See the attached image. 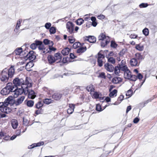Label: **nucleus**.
Returning a JSON list of instances; mask_svg holds the SVG:
<instances>
[{"label":"nucleus","mask_w":157,"mask_h":157,"mask_svg":"<svg viewBox=\"0 0 157 157\" xmlns=\"http://www.w3.org/2000/svg\"><path fill=\"white\" fill-rule=\"evenodd\" d=\"M14 85L16 88L18 86L21 85L26 86L27 87H31L32 86V81L29 77H26L25 81L23 80V79H19L18 78H16L13 80Z\"/></svg>","instance_id":"nucleus-1"},{"label":"nucleus","mask_w":157,"mask_h":157,"mask_svg":"<svg viewBox=\"0 0 157 157\" xmlns=\"http://www.w3.org/2000/svg\"><path fill=\"white\" fill-rule=\"evenodd\" d=\"M15 87L12 83H8L5 87L1 90V93L2 95H7L15 90L14 89L16 88Z\"/></svg>","instance_id":"nucleus-2"},{"label":"nucleus","mask_w":157,"mask_h":157,"mask_svg":"<svg viewBox=\"0 0 157 157\" xmlns=\"http://www.w3.org/2000/svg\"><path fill=\"white\" fill-rule=\"evenodd\" d=\"M14 102V100L12 96H9L5 99L4 102H0V110L1 111L6 106L9 105H12Z\"/></svg>","instance_id":"nucleus-3"},{"label":"nucleus","mask_w":157,"mask_h":157,"mask_svg":"<svg viewBox=\"0 0 157 157\" xmlns=\"http://www.w3.org/2000/svg\"><path fill=\"white\" fill-rule=\"evenodd\" d=\"M98 40H101V46L102 47H105L108 43H109L110 39L109 37L106 36L103 33H101L98 36Z\"/></svg>","instance_id":"nucleus-4"},{"label":"nucleus","mask_w":157,"mask_h":157,"mask_svg":"<svg viewBox=\"0 0 157 157\" xmlns=\"http://www.w3.org/2000/svg\"><path fill=\"white\" fill-rule=\"evenodd\" d=\"M30 87H27V86L24 88V94H28V97L30 99H34L36 97L34 92L31 89L29 88Z\"/></svg>","instance_id":"nucleus-5"},{"label":"nucleus","mask_w":157,"mask_h":157,"mask_svg":"<svg viewBox=\"0 0 157 157\" xmlns=\"http://www.w3.org/2000/svg\"><path fill=\"white\" fill-rule=\"evenodd\" d=\"M25 87V86H21V88L17 89V88H15L14 89L15 90H13V97L14 98H16L19 95L21 94L23 92L24 93V88Z\"/></svg>","instance_id":"nucleus-6"},{"label":"nucleus","mask_w":157,"mask_h":157,"mask_svg":"<svg viewBox=\"0 0 157 157\" xmlns=\"http://www.w3.org/2000/svg\"><path fill=\"white\" fill-rule=\"evenodd\" d=\"M9 78L8 73L6 72V70H3L1 74L0 75V79L1 81L6 82H7Z\"/></svg>","instance_id":"nucleus-7"},{"label":"nucleus","mask_w":157,"mask_h":157,"mask_svg":"<svg viewBox=\"0 0 157 157\" xmlns=\"http://www.w3.org/2000/svg\"><path fill=\"white\" fill-rule=\"evenodd\" d=\"M105 58V56L99 52L98 54L97 63L98 66L101 67L103 66V60Z\"/></svg>","instance_id":"nucleus-8"},{"label":"nucleus","mask_w":157,"mask_h":157,"mask_svg":"<svg viewBox=\"0 0 157 157\" xmlns=\"http://www.w3.org/2000/svg\"><path fill=\"white\" fill-rule=\"evenodd\" d=\"M74 25L70 22L68 21L66 24V28L67 30L70 33H72L74 31Z\"/></svg>","instance_id":"nucleus-9"},{"label":"nucleus","mask_w":157,"mask_h":157,"mask_svg":"<svg viewBox=\"0 0 157 157\" xmlns=\"http://www.w3.org/2000/svg\"><path fill=\"white\" fill-rule=\"evenodd\" d=\"M5 70L6 71V72L8 73V75L9 77L12 78L15 72L14 66H11L8 70L6 69Z\"/></svg>","instance_id":"nucleus-10"},{"label":"nucleus","mask_w":157,"mask_h":157,"mask_svg":"<svg viewBox=\"0 0 157 157\" xmlns=\"http://www.w3.org/2000/svg\"><path fill=\"white\" fill-rule=\"evenodd\" d=\"M25 97L24 96H21L17 98V101H15L14 100L13 104H14L16 106H18L20 105L23 102L25 99Z\"/></svg>","instance_id":"nucleus-11"},{"label":"nucleus","mask_w":157,"mask_h":157,"mask_svg":"<svg viewBox=\"0 0 157 157\" xmlns=\"http://www.w3.org/2000/svg\"><path fill=\"white\" fill-rule=\"evenodd\" d=\"M105 67L107 71L110 72H113L114 69V67L112 65L108 63L105 65Z\"/></svg>","instance_id":"nucleus-12"},{"label":"nucleus","mask_w":157,"mask_h":157,"mask_svg":"<svg viewBox=\"0 0 157 157\" xmlns=\"http://www.w3.org/2000/svg\"><path fill=\"white\" fill-rule=\"evenodd\" d=\"M130 65L132 67H136L138 66L139 63L136 59L133 58L131 59L130 61Z\"/></svg>","instance_id":"nucleus-13"},{"label":"nucleus","mask_w":157,"mask_h":157,"mask_svg":"<svg viewBox=\"0 0 157 157\" xmlns=\"http://www.w3.org/2000/svg\"><path fill=\"white\" fill-rule=\"evenodd\" d=\"M62 96V94L60 93H55L52 95V98L54 100H59Z\"/></svg>","instance_id":"nucleus-14"},{"label":"nucleus","mask_w":157,"mask_h":157,"mask_svg":"<svg viewBox=\"0 0 157 157\" xmlns=\"http://www.w3.org/2000/svg\"><path fill=\"white\" fill-rule=\"evenodd\" d=\"M44 144V142L43 141L37 143H34L28 147L29 149H32L35 147H39L43 145Z\"/></svg>","instance_id":"nucleus-15"},{"label":"nucleus","mask_w":157,"mask_h":157,"mask_svg":"<svg viewBox=\"0 0 157 157\" xmlns=\"http://www.w3.org/2000/svg\"><path fill=\"white\" fill-rule=\"evenodd\" d=\"M42 43V42L41 41L38 40H36L35 43H33L30 45V48L33 50L36 49L38 44H40Z\"/></svg>","instance_id":"nucleus-16"},{"label":"nucleus","mask_w":157,"mask_h":157,"mask_svg":"<svg viewBox=\"0 0 157 157\" xmlns=\"http://www.w3.org/2000/svg\"><path fill=\"white\" fill-rule=\"evenodd\" d=\"M11 124L12 128L13 129H16L17 128L18 123L17 121L15 119H13L11 121Z\"/></svg>","instance_id":"nucleus-17"},{"label":"nucleus","mask_w":157,"mask_h":157,"mask_svg":"<svg viewBox=\"0 0 157 157\" xmlns=\"http://www.w3.org/2000/svg\"><path fill=\"white\" fill-rule=\"evenodd\" d=\"M85 40L91 43H94L96 41V38L93 36L86 37Z\"/></svg>","instance_id":"nucleus-18"},{"label":"nucleus","mask_w":157,"mask_h":157,"mask_svg":"<svg viewBox=\"0 0 157 157\" xmlns=\"http://www.w3.org/2000/svg\"><path fill=\"white\" fill-rule=\"evenodd\" d=\"M69 108L67 110V113L68 114H71L73 112L75 108V105L73 104H69Z\"/></svg>","instance_id":"nucleus-19"},{"label":"nucleus","mask_w":157,"mask_h":157,"mask_svg":"<svg viewBox=\"0 0 157 157\" xmlns=\"http://www.w3.org/2000/svg\"><path fill=\"white\" fill-rule=\"evenodd\" d=\"M54 57L55 59L56 62L57 63L61 61V57L60 53H56Z\"/></svg>","instance_id":"nucleus-20"},{"label":"nucleus","mask_w":157,"mask_h":157,"mask_svg":"<svg viewBox=\"0 0 157 157\" xmlns=\"http://www.w3.org/2000/svg\"><path fill=\"white\" fill-rule=\"evenodd\" d=\"M122 81V78L119 77H115L113 78L112 79V82L115 84L119 83Z\"/></svg>","instance_id":"nucleus-21"},{"label":"nucleus","mask_w":157,"mask_h":157,"mask_svg":"<svg viewBox=\"0 0 157 157\" xmlns=\"http://www.w3.org/2000/svg\"><path fill=\"white\" fill-rule=\"evenodd\" d=\"M47 59L48 62L49 64H52L56 62L54 57L52 55L48 56Z\"/></svg>","instance_id":"nucleus-22"},{"label":"nucleus","mask_w":157,"mask_h":157,"mask_svg":"<svg viewBox=\"0 0 157 157\" xmlns=\"http://www.w3.org/2000/svg\"><path fill=\"white\" fill-rule=\"evenodd\" d=\"M131 72L129 70L124 72V77L125 78L129 79L131 78Z\"/></svg>","instance_id":"nucleus-23"},{"label":"nucleus","mask_w":157,"mask_h":157,"mask_svg":"<svg viewBox=\"0 0 157 157\" xmlns=\"http://www.w3.org/2000/svg\"><path fill=\"white\" fill-rule=\"evenodd\" d=\"M38 45L39 46L38 47L39 49L41 51L40 52V53L41 54H44L45 53V49L44 45L43 44V43H42L40 44H38Z\"/></svg>","instance_id":"nucleus-24"},{"label":"nucleus","mask_w":157,"mask_h":157,"mask_svg":"<svg viewBox=\"0 0 157 157\" xmlns=\"http://www.w3.org/2000/svg\"><path fill=\"white\" fill-rule=\"evenodd\" d=\"M43 42L45 45H48V46H52L53 45V42L48 39H45L44 40Z\"/></svg>","instance_id":"nucleus-25"},{"label":"nucleus","mask_w":157,"mask_h":157,"mask_svg":"<svg viewBox=\"0 0 157 157\" xmlns=\"http://www.w3.org/2000/svg\"><path fill=\"white\" fill-rule=\"evenodd\" d=\"M22 52V49L21 48H17L13 52L14 54L17 55H20Z\"/></svg>","instance_id":"nucleus-26"},{"label":"nucleus","mask_w":157,"mask_h":157,"mask_svg":"<svg viewBox=\"0 0 157 157\" xmlns=\"http://www.w3.org/2000/svg\"><path fill=\"white\" fill-rule=\"evenodd\" d=\"M54 101L51 98H45L43 100V102L46 105L53 103Z\"/></svg>","instance_id":"nucleus-27"},{"label":"nucleus","mask_w":157,"mask_h":157,"mask_svg":"<svg viewBox=\"0 0 157 157\" xmlns=\"http://www.w3.org/2000/svg\"><path fill=\"white\" fill-rule=\"evenodd\" d=\"M70 49L68 48H65L62 51L61 53L64 56H66L69 53Z\"/></svg>","instance_id":"nucleus-28"},{"label":"nucleus","mask_w":157,"mask_h":157,"mask_svg":"<svg viewBox=\"0 0 157 157\" xmlns=\"http://www.w3.org/2000/svg\"><path fill=\"white\" fill-rule=\"evenodd\" d=\"M86 90L91 92H94L95 90L94 87L91 84L87 86L86 88Z\"/></svg>","instance_id":"nucleus-29"},{"label":"nucleus","mask_w":157,"mask_h":157,"mask_svg":"<svg viewBox=\"0 0 157 157\" xmlns=\"http://www.w3.org/2000/svg\"><path fill=\"white\" fill-rule=\"evenodd\" d=\"M109 96L110 97L113 98L114 97H116L117 95V90L115 89L113 90L112 91H110Z\"/></svg>","instance_id":"nucleus-30"},{"label":"nucleus","mask_w":157,"mask_h":157,"mask_svg":"<svg viewBox=\"0 0 157 157\" xmlns=\"http://www.w3.org/2000/svg\"><path fill=\"white\" fill-rule=\"evenodd\" d=\"M11 111V109L8 106H6L4 108L3 110H2L1 111L2 112L5 113H10Z\"/></svg>","instance_id":"nucleus-31"},{"label":"nucleus","mask_w":157,"mask_h":157,"mask_svg":"<svg viewBox=\"0 0 157 157\" xmlns=\"http://www.w3.org/2000/svg\"><path fill=\"white\" fill-rule=\"evenodd\" d=\"M86 47H81L77 49V52L78 53H82L86 51Z\"/></svg>","instance_id":"nucleus-32"},{"label":"nucleus","mask_w":157,"mask_h":157,"mask_svg":"<svg viewBox=\"0 0 157 157\" xmlns=\"http://www.w3.org/2000/svg\"><path fill=\"white\" fill-rule=\"evenodd\" d=\"M124 96L123 95H121L117 99V101H116L114 104V105H117L119 104L121 101L123 100Z\"/></svg>","instance_id":"nucleus-33"},{"label":"nucleus","mask_w":157,"mask_h":157,"mask_svg":"<svg viewBox=\"0 0 157 157\" xmlns=\"http://www.w3.org/2000/svg\"><path fill=\"white\" fill-rule=\"evenodd\" d=\"M135 58L138 60H142L144 59V57L140 53H136L135 54Z\"/></svg>","instance_id":"nucleus-34"},{"label":"nucleus","mask_w":157,"mask_h":157,"mask_svg":"<svg viewBox=\"0 0 157 157\" xmlns=\"http://www.w3.org/2000/svg\"><path fill=\"white\" fill-rule=\"evenodd\" d=\"M32 53L33 51L30 52H29V54L27 55V58L30 59H34L36 58V56L32 54Z\"/></svg>","instance_id":"nucleus-35"},{"label":"nucleus","mask_w":157,"mask_h":157,"mask_svg":"<svg viewBox=\"0 0 157 157\" xmlns=\"http://www.w3.org/2000/svg\"><path fill=\"white\" fill-rule=\"evenodd\" d=\"M33 66V63L31 62H29L26 64L25 66L26 69H27V71H30V70H29L30 68L31 67H32Z\"/></svg>","instance_id":"nucleus-36"},{"label":"nucleus","mask_w":157,"mask_h":157,"mask_svg":"<svg viewBox=\"0 0 157 157\" xmlns=\"http://www.w3.org/2000/svg\"><path fill=\"white\" fill-rule=\"evenodd\" d=\"M136 48L139 51H142L144 49V46L140 44H137L136 47Z\"/></svg>","instance_id":"nucleus-37"},{"label":"nucleus","mask_w":157,"mask_h":157,"mask_svg":"<svg viewBox=\"0 0 157 157\" xmlns=\"http://www.w3.org/2000/svg\"><path fill=\"white\" fill-rule=\"evenodd\" d=\"M91 20L92 21V25L94 27H95L97 25V23L96 21V18L94 17H92L91 18Z\"/></svg>","instance_id":"nucleus-38"},{"label":"nucleus","mask_w":157,"mask_h":157,"mask_svg":"<svg viewBox=\"0 0 157 157\" xmlns=\"http://www.w3.org/2000/svg\"><path fill=\"white\" fill-rule=\"evenodd\" d=\"M121 70L119 67L117 66L115 67L114 68V73L116 75L119 74L120 73V71Z\"/></svg>","instance_id":"nucleus-39"},{"label":"nucleus","mask_w":157,"mask_h":157,"mask_svg":"<svg viewBox=\"0 0 157 157\" xmlns=\"http://www.w3.org/2000/svg\"><path fill=\"white\" fill-rule=\"evenodd\" d=\"M120 69L121 71L124 72L129 70L127 65L122 66L120 67Z\"/></svg>","instance_id":"nucleus-40"},{"label":"nucleus","mask_w":157,"mask_h":157,"mask_svg":"<svg viewBox=\"0 0 157 157\" xmlns=\"http://www.w3.org/2000/svg\"><path fill=\"white\" fill-rule=\"evenodd\" d=\"M26 104L28 106L32 107L33 105L34 102L32 100H29L27 101Z\"/></svg>","instance_id":"nucleus-41"},{"label":"nucleus","mask_w":157,"mask_h":157,"mask_svg":"<svg viewBox=\"0 0 157 157\" xmlns=\"http://www.w3.org/2000/svg\"><path fill=\"white\" fill-rule=\"evenodd\" d=\"M83 22L84 20L82 18H79L77 20L76 23L77 25H80L83 23Z\"/></svg>","instance_id":"nucleus-42"},{"label":"nucleus","mask_w":157,"mask_h":157,"mask_svg":"<svg viewBox=\"0 0 157 157\" xmlns=\"http://www.w3.org/2000/svg\"><path fill=\"white\" fill-rule=\"evenodd\" d=\"M108 62L112 64H114L115 63V59L113 57H110L108 59Z\"/></svg>","instance_id":"nucleus-43"},{"label":"nucleus","mask_w":157,"mask_h":157,"mask_svg":"<svg viewBox=\"0 0 157 157\" xmlns=\"http://www.w3.org/2000/svg\"><path fill=\"white\" fill-rule=\"evenodd\" d=\"M143 33L144 35L146 36H148L149 33V31L147 28H145L143 30Z\"/></svg>","instance_id":"nucleus-44"},{"label":"nucleus","mask_w":157,"mask_h":157,"mask_svg":"<svg viewBox=\"0 0 157 157\" xmlns=\"http://www.w3.org/2000/svg\"><path fill=\"white\" fill-rule=\"evenodd\" d=\"M49 31L50 34H54L56 33V29L55 27H52L50 29Z\"/></svg>","instance_id":"nucleus-45"},{"label":"nucleus","mask_w":157,"mask_h":157,"mask_svg":"<svg viewBox=\"0 0 157 157\" xmlns=\"http://www.w3.org/2000/svg\"><path fill=\"white\" fill-rule=\"evenodd\" d=\"M125 65H126V60L125 59H123L122 60L121 62L118 64L119 67Z\"/></svg>","instance_id":"nucleus-46"},{"label":"nucleus","mask_w":157,"mask_h":157,"mask_svg":"<svg viewBox=\"0 0 157 157\" xmlns=\"http://www.w3.org/2000/svg\"><path fill=\"white\" fill-rule=\"evenodd\" d=\"M69 41L70 43L72 44L75 41L74 38L72 36H69L68 37Z\"/></svg>","instance_id":"nucleus-47"},{"label":"nucleus","mask_w":157,"mask_h":157,"mask_svg":"<svg viewBox=\"0 0 157 157\" xmlns=\"http://www.w3.org/2000/svg\"><path fill=\"white\" fill-rule=\"evenodd\" d=\"M132 94V90H128L126 93V96H129L128 97H131Z\"/></svg>","instance_id":"nucleus-48"},{"label":"nucleus","mask_w":157,"mask_h":157,"mask_svg":"<svg viewBox=\"0 0 157 157\" xmlns=\"http://www.w3.org/2000/svg\"><path fill=\"white\" fill-rule=\"evenodd\" d=\"M43 105V104L40 101L38 102L36 105V107L37 109H40Z\"/></svg>","instance_id":"nucleus-49"},{"label":"nucleus","mask_w":157,"mask_h":157,"mask_svg":"<svg viewBox=\"0 0 157 157\" xmlns=\"http://www.w3.org/2000/svg\"><path fill=\"white\" fill-rule=\"evenodd\" d=\"M99 96V94L98 92H94V94H93L92 97L95 98L97 99L98 98Z\"/></svg>","instance_id":"nucleus-50"},{"label":"nucleus","mask_w":157,"mask_h":157,"mask_svg":"<svg viewBox=\"0 0 157 157\" xmlns=\"http://www.w3.org/2000/svg\"><path fill=\"white\" fill-rule=\"evenodd\" d=\"M80 45V43L79 42H75L73 45V47L74 48H76L79 46Z\"/></svg>","instance_id":"nucleus-51"},{"label":"nucleus","mask_w":157,"mask_h":157,"mask_svg":"<svg viewBox=\"0 0 157 157\" xmlns=\"http://www.w3.org/2000/svg\"><path fill=\"white\" fill-rule=\"evenodd\" d=\"M148 6V4L146 3H142L139 5L140 8L146 7Z\"/></svg>","instance_id":"nucleus-52"},{"label":"nucleus","mask_w":157,"mask_h":157,"mask_svg":"<svg viewBox=\"0 0 157 157\" xmlns=\"http://www.w3.org/2000/svg\"><path fill=\"white\" fill-rule=\"evenodd\" d=\"M52 46H49V50L47 52H51L52 51H55L56 49Z\"/></svg>","instance_id":"nucleus-53"},{"label":"nucleus","mask_w":157,"mask_h":157,"mask_svg":"<svg viewBox=\"0 0 157 157\" xmlns=\"http://www.w3.org/2000/svg\"><path fill=\"white\" fill-rule=\"evenodd\" d=\"M137 78V76L135 75H132L131 76V78L129 80L132 81H135Z\"/></svg>","instance_id":"nucleus-54"},{"label":"nucleus","mask_w":157,"mask_h":157,"mask_svg":"<svg viewBox=\"0 0 157 157\" xmlns=\"http://www.w3.org/2000/svg\"><path fill=\"white\" fill-rule=\"evenodd\" d=\"M117 45L113 41H112L111 43V46L113 48H116Z\"/></svg>","instance_id":"nucleus-55"},{"label":"nucleus","mask_w":157,"mask_h":157,"mask_svg":"<svg viewBox=\"0 0 157 157\" xmlns=\"http://www.w3.org/2000/svg\"><path fill=\"white\" fill-rule=\"evenodd\" d=\"M69 58L68 57H65L63 58V60L62 62L63 63H66L68 62Z\"/></svg>","instance_id":"nucleus-56"},{"label":"nucleus","mask_w":157,"mask_h":157,"mask_svg":"<svg viewBox=\"0 0 157 157\" xmlns=\"http://www.w3.org/2000/svg\"><path fill=\"white\" fill-rule=\"evenodd\" d=\"M101 105L98 104L96 105V110L98 111H101Z\"/></svg>","instance_id":"nucleus-57"},{"label":"nucleus","mask_w":157,"mask_h":157,"mask_svg":"<svg viewBox=\"0 0 157 157\" xmlns=\"http://www.w3.org/2000/svg\"><path fill=\"white\" fill-rule=\"evenodd\" d=\"M51 25V24L50 23H47L45 24V27L46 29H49Z\"/></svg>","instance_id":"nucleus-58"},{"label":"nucleus","mask_w":157,"mask_h":157,"mask_svg":"<svg viewBox=\"0 0 157 157\" xmlns=\"http://www.w3.org/2000/svg\"><path fill=\"white\" fill-rule=\"evenodd\" d=\"M99 77L104 78H105L106 77L105 75V73L104 72H101L100 73Z\"/></svg>","instance_id":"nucleus-59"},{"label":"nucleus","mask_w":157,"mask_h":157,"mask_svg":"<svg viewBox=\"0 0 157 157\" xmlns=\"http://www.w3.org/2000/svg\"><path fill=\"white\" fill-rule=\"evenodd\" d=\"M137 37V35L135 34H132L129 37L131 39L136 38Z\"/></svg>","instance_id":"nucleus-60"},{"label":"nucleus","mask_w":157,"mask_h":157,"mask_svg":"<svg viewBox=\"0 0 157 157\" xmlns=\"http://www.w3.org/2000/svg\"><path fill=\"white\" fill-rule=\"evenodd\" d=\"M97 17L98 19H103L105 18V17L104 15L102 14H100L99 15H98L97 16Z\"/></svg>","instance_id":"nucleus-61"},{"label":"nucleus","mask_w":157,"mask_h":157,"mask_svg":"<svg viewBox=\"0 0 157 157\" xmlns=\"http://www.w3.org/2000/svg\"><path fill=\"white\" fill-rule=\"evenodd\" d=\"M69 90L68 89L64 90L63 92V94L66 95H67L69 93Z\"/></svg>","instance_id":"nucleus-62"},{"label":"nucleus","mask_w":157,"mask_h":157,"mask_svg":"<svg viewBox=\"0 0 157 157\" xmlns=\"http://www.w3.org/2000/svg\"><path fill=\"white\" fill-rule=\"evenodd\" d=\"M42 111L41 109H37L35 111V113L37 115L40 114L41 113Z\"/></svg>","instance_id":"nucleus-63"},{"label":"nucleus","mask_w":157,"mask_h":157,"mask_svg":"<svg viewBox=\"0 0 157 157\" xmlns=\"http://www.w3.org/2000/svg\"><path fill=\"white\" fill-rule=\"evenodd\" d=\"M139 121V119L137 117H136L134 119L133 122L134 123L136 124Z\"/></svg>","instance_id":"nucleus-64"}]
</instances>
